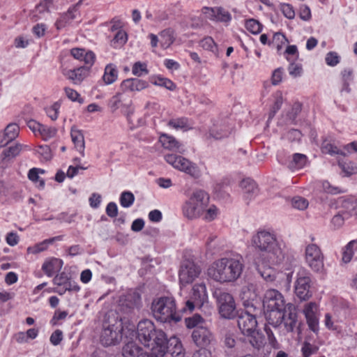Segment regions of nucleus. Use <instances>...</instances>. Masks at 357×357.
<instances>
[{
	"label": "nucleus",
	"mask_w": 357,
	"mask_h": 357,
	"mask_svg": "<svg viewBox=\"0 0 357 357\" xmlns=\"http://www.w3.org/2000/svg\"><path fill=\"white\" fill-rule=\"evenodd\" d=\"M317 310V305L314 302H310L307 303L303 309V313L306 317L316 315V311Z\"/></svg>",
	"instance_id": "62"
},
{
	"label": "nucleus",
	"mask_w": 357,
	"mask_h": 357,
	"mask_svg": "<svg viewBox=\"0 0 357 357\" xmlns=\"http://www.w3.org/2000/svg\"><path fill=\"white\" fill-rule=\"evenodd\" d=\"M311 279L309 276L300 275L295 284V294L301 301L310 299L312 293L310 290Z\"/></svg>",
	"instance_id": "12"
},
{
	"label": "nucleus",
	"mask_w": 357,
	"mask_h": 357,
	"mask_svg": "<svg viewBox=\"0 0 357 357\" xmlns=\"http://www.w3.org/2000/svg\"><path fill=\"white\" fill-rule=\"evenodd\" d=\"M240 185L244 190V192L248 195V197H249L250 194L256 193L257 191V187L255 182L250 178L242 180Z\"/></svg>",
	"instance_id": "41"
},
{
	"label": "nucleus",
	"mask_w": 357,
	"mask_h": 357,
	"mask_svg": "<svg viewBox=\"0 0 357 357\" xmlns=\"http://www.w3.org/2000/svg\"><path fill=\"white\" fill-rule=\"evenodd\" d=\"M23 147H26V146H23L20 144H15V145L6 149L1 154V160L8 161L15 158L20 153Z\"/></svg>",
	"instance_id": "31"
},
{
	"label": "nucleus",
	"mask_w": 357,
	"mask_h": 357,
	"mask_svg": "<svg viewBox=\"0 0 357 357\" xmlns=\"http://www.w3.org/2000/svg\"><path fill=\"white\" fill-rule=\"evenodd\" d=\"M148 82L137 78L127 79L121 84L122 91H139L148 86Z\"/></svg>",
	"instance_id": "20"
},
{
	"label": "nucleus",
	"mask_w": 357,
	"mask_h": 357,
	"mask_svg": "<svg viewBox=\"0 0 357 357\" xmlns=\"http://www.w3.org/2000/svg\"><path fill=\"white\" fill-rule=\"evenodd\" d=\"M89 68L84 66H80L77 68L70 70L68 73V79H71L75 84L80 83L87 75Z\"/></svg>",
	"instance_id": "30"
},
{
	"label": "nucleus",
	"mask_w": 357,
	"mask_h": 357,
	"mask_svg": "<svg viewBox=\"0 0 357 357\" xmlns=\"http://www.w3.org/2000/svg\"><path fill=\"white\" fill-rule=\"evenodd\" d=\"M192 338L197 346L204 347L210 344L213 335L206 327H197L192 331Z\"/></svg>",
	"instance_id": "13"
},
{
	"label": "nucleus",
	"mask_w": 357,
	"mask_h": 357,
	"mask_svg": "<svg viewBox=\"0 0 357 357\" xmlns=\"http://www.w3.org/2000/svg\"><path fill=\"white\" fill-rule=\"evenodd\" d=\"M70 136L74 148L80 153L81 156L84 155V139L81 130H77L75 127H72L70 130Z\"/></svg>",
	"instance_id": "23"
},
{
	"label": "nucleus",
	"mask_w": 357,
	"mask_h": 357,
	"mask_svg": "<svg viewBox=\"0 0 357 357\" xmlns=\"http://www.w3.org/2000/svg\"><path fill=\"white\" fill-rule=\"evenodd\" d=\"M117 79V70L112 64H109L105 67L103 75L104 82L107 84L113 83Z\"/></svg>",
	"instance_id": "37"
},
{
	"label": "nucleus",
	"mask_w": 357,
	"mask_h": 357,
	"mask_svg": "<svg viewBox=\"0 0 357 357\" xmlns=\"http://www.w3.org/2000/svg\"><path fill=\"white\" fill-rule=\"evenodd\" d=\"M188 201L195 206H200L202 211H204L209 203V196L204 190H197L193 192Z\"/></svg>",
	"instance_id": "19"
},
{
	"label": "nucleus",
	"mask_w": 357,
	"mask_h": 357,
	"mask_svg": "<svg viewBox=\"0 0 357 357\" xmlns=\"http://www.w3.org/2000/svg\"><path fill=\"white\" fill-rule=\"evenodd\" d=\"M307 324L310 330L314 333L319 331V321L317 315L306 317Z\"/></svg>",
	"instance_id": "59"
},
{
	"label": "nucleus",
	"mask_w": 357,
	"mask_h": 357,
	"mask_svg": "<svg viewBox=\"0 0 357 357\" xmlns=\"http://www.w3.org/2000/svg\"><path fill=\"white\" fill-rule=\"evenodd\" d=\"M339 207L342 208V213L352 215V212L357 208V199L354 197L340 198Z\"/></svg>",
	"instance_id": "27"
},
{
	"label": "nucleus",
	"mask_w": 357,
	"mask_h": 357,
	"mask_svg": "<svg viewBox=\"0 0 357 357\" xmlns=\"http://www.w3.org/2000/svg\"><path fill=\"white\" fill-rule=\"evenodd\" d=\"M142 305L141 296L138 292L133 291L128 294L123 303L121 304L123 310L130 312L135 308L139 309Z\"/></svg>",
	"instance_id": "17"
},
{
	"label": "nucleus",
	"mask_w": 357,
	"mask_h": 357,
	"mask_svg": "<svg viewBox=\"0 0 357 357\" xmlns=\"http://www.w3.org/2000/svg\"><path fill=\"white\" fill-rule=\"evenodd\" d=\"M267 313L266 317L268 323L274 327L280 325L284 319L286 314L285 310L266 309Z\"/></svg>",
	"instance_id": "25"
},
{
	"label": "nucleus",
	"mask_w": 357,
	"mask_h": 357,
	"mask_svg": "<svg viewBox=\"0 0 357 357\" xmlns=\"http://www.w3.org/2000/svg\"><path fill=\"white\" fill-rule=\"evenodd\" d=\"M281 10L284 15L288 19H294L295 16V12L293 7L288 3H284L281 6Z\"/></svg>",
	"instance_id": "64"
},
{
	"label": "nucleus",
	"mask_w": 357,
	"mask_h": 357,
	"mask_svg": "<svg viewBox=\"0 0 357 357\" xmlns=\"http://www.w3.org/2000/svg\"><path fill=\"white\" fill-rule=\"evenodd\" d=\"M173 357H184L185 352L181 341L177 338L169 340V345H167V351Z\"/></svg>",
	"instance_id": "32"
},
{
	"label": "nucleus",
	"mask_w": 357,
	"mask_h": 357,
	"mask_svg": "<svg viewBox=\"0 0 357 357\" xmlns=\"http://www.w3.org/2000/svg\"><path fill=\"white\" fill-rule=\"evenodd\" d=\"M123 331L121 318L119 319V317L113 312L109 313L103 323L100 337V342L105 347L120 343Z\"/></svg>",
	"instance_id": "2"
},
{
	"label": "nucleus",
	"mask_w": 357,
	"mask_h": 357,
	"mask_svg": "<svg viewBox=\"0 0 357 357\" xmlns=\"http://www.w3.org/2000/svg\"><path fill=\"white\" fill-rule=\"evenodd\" d=\"M263 306L266 309L285 310V301L284 296L275 289H268L266 291Z\"/></svg>",
	"instance_id": "11"
},
{
	"label": "nucleus",
	"mask_w": 357,
	"mask_h": 357,
	"mask_svg": "<svg viewBox=\"0 0 357 357\" xmlns=\"http://www.w3.org/2000/svg\"><path fill=\"white\" fill-rule=\"evenodd\" d=\"M321 149L323 153L330 154V155H334V154H340L344 155V153L339 150L337 146L333 145L331 144L328 140H324Z\"/></svg>",
	"instance_id": "43"
},
{
	"label": "nucleus",
	"mask_w": 357,
	"mask_h": 357,
	"mask_svg": "<svg viewBox=\"0 0 357 357\" xmlns=\"http://www.w3.org/2000/svg\"><path fill=\"white\" fill-rule=\"evenodd\" d=\"M204 319L198 314H194L191 317L185 319V324L188 328H196L197 327H202L199 324H203Z\"/></svg>",
	"instance_id": "48"
},
{
	"label": "nucleus",
	"mask_w": 357,
	"mask_h": 357,
	"mask_svg": "<svg viewBox=\"0 0 357 357\" xmlns=\"http://www.w3.org/2000/svg\"><path fill=\"white\" fill-rule=\"evenodd\" d=\"M219 304V312L226 319H231L235 316L236 305L233 296L225 291L215 292Z\"/></svg>",
	"instance_id": "9"
},
{
	"label": "nucleus",
	"mask_w": 357,
	"mask_h": 357,
	"mask_svg": "<svg viewBox=\"0 0 357 357\" xmlns=\"http://www.w3.org/2000/svg\"><path fill=\"white\" fill-rule=\"evenodd\" d=\"M354 250H357V241H351L344 248L342 252V262L347 264L351 261Z\"/></svg>",
	"instance_id": "34"
},
{
	"label": "nucleus",
	"mask_w": 357,
	"mask_h": 357,
	"mask_svg": "<svg viewBox=\"0 0 357 357\" xmlns=\"http://www.w3.org/2000/svg\"><path fill=\"white\" fill-rule=\"evenodd\" d=\"M245 27L253 34L260 33L262 29V25L261 23L255 19H250L247 20L245 22Z\"/></svg>",
	"instance_id": "51"
},
{
	"label": "nucleus",
	"mask_w": 357,
	"mask_h": 357,
	"mask_svg": "<svg viewBox=\"0 0 357 357\" xmlns=\"http://www.w3.org/2000/svg\"><path fill=\"white\" fill-rule=\"evenodd\" d=\"M200 45L205 50L218 54V47L211 37H206L200 41Z\"/></svg>",
	"instance_id": "47"
},
{
	"label": "nucleus",
	"mask_w": 357,
	"mask_h": 357,
	"mask_svg": "<svg viewBox=\"0 0 357 357\" xmlns=\"http://www.w3.org/2000/svg\"><path fill=\"white\" fill-rule=\"evenodd\" d=\"M60 237H54L49 239H45L42 242H40L33 246H29L27 248V252L29 254H33L36 255L40 252L45 251L50 245H51L53 242H54L56 240H59Z\"/></svg>",
	"instance_id": "29"
},
{
	"label": "nucleus",
	"mask_w": 357,
	"mask_h": 357,
	"mask_svg": "<svg viewBox=\"0 0 357 357\" xmlns=\"http://www.w3.org/2000/svg\"><path fill=\"white\" fill-rule=\"evenodd\" d=\"M135 201L134 195L130 191H124L120 196V204L124 208L130 207Z\"/></svg>",
	"instance_id": "45"
},
{
	"label": "nucleus",
	"mask_w": 357,
	"mask_h": 357,
	"mask_svg": "<svg viewBox=\"0 0 357 357\" xmlns=\"http://www.w3.org/2000/svg\"><path fill=\"white\" fill-rule=\"evenodd\" d=\"M132 72L133 75L137 77H141L143 75H147L149 73L146 64L140 61L134 63Z\"/></svg>",
	"instance_id": "53"
},
{
	"label": "nucleus",
	"mask_w": 357,
	"mask_h": 357,
	"mask_svg": "<svg viewBox=\"0 0 357 357\" xmlns=\"http://www.w3.org/2000/svg\"><path fill=\"white\" fill-rule=\"evenodd\" d=\"M174 38L172 35V33L169 30L162 31L160 34V43L163 49H167L173 43Z\"/></svg>",
	"instance_id": "42"
},
{
	"label": "nucleus",
	"mask_w": 357,
	"mask_h": 357,
	"mask_svg": "<svg viewBox=\"0 0 357 357\" xmlns=\"http://www.w3.org/2000/svg\"><path fill=\"white\" fill-rule=\"evenodd\" d=\"M318 347L312 344L307 341L303 343L301 352L303 357H310L312 355L316 354L318 351Z\"/></svg>",
	"instance_id": "44"
},
{
	"label": "nucleus",
	"mask_w": 357,
	"mask_h": 357,
	"mask_svg": "<svg viewBox=\"0 0 357 357\" xmlns=\"http://www.w3.org/2000/svg\"><path fill=\"white\" fill-rule=\"evenodd\" d=\"M224 342L225 344L229 348L234 347L236 340L234 339V334L227 330H224Z\"/></svg>",
	"instance_id": "58"
},
{
	"label": "nucleus",
	"mask_w": 357,
	"mask_h": 357,
	"mask_svg": "<svg viewBox=\"0 0 357 357\" xmlns=\"http://www.w3.org/2000/svg\"><path fill=\"white\" fill-rule=\"evenodd\" d=\"M122 355L123 357H149L147 352L133 341L128 342L123 347Z\"/></svg>",
	"instance_id": "16"
},
{
	"label": "nucleus",
	"mask_w": 357,
	"mask_h": 357,
	"mask_svg": "<svg viewBox=\"0 0 357 357\" xmlns=\"http://www.w3.org/2000/svg\"><path fill=\"white\" fill-rule=\"evenodd\" d=\"M155 328L153 322L149 319H144L138 323L137 337L144 346Z\"/></svg>",
	"instance_id": "15"
},
{
	"label": "nucleus",
	"mask_w": 357,
	"mask_h": 357,
	"mask_svg": "<svg viewBox=\"0 0 357 357\" xmlns=\"http://www.w3.org/2000/svg\"><path fill=\"white\" fill-rule=\"evenodd\" d=\"M60 103L59 102H54L52 105L45 109L47 116L52 120H56L58 117L59 110L60 109Z\"/></svg>",
	"instance_id": "57"
},
{
	"label": "nucleus",
	"mask_w": 357,
	"mask_h": 357,
	"mask_svg": "<svg viewBox=\"0 0 357 357\" xmlns=\"http://www.w3.org/2000/svg\"><path fill=\"white\" fill-rule=\"evenodd\" d=\"M160 142L165 149L178 151L181 153L185 151L183 145L172 136L162 134L160 137Z\"/></svg>",
	"instance_id": "21"
},
{
	"label": "nucleus",
	"mask_w": 357,
	"mask_h": 357,
	"mask_svg": "<svg viewBox=\"0 0 357 357\" xmlns=\"http://www.w3.org/2000/svg\"><path fill=\"white\" fill-rule=\"evenodd\" d=\"M258 309L252 305L250 309H246L241 312L237 318V324L239 329L244 335L255 333L257 321L256 319V311Z\"/></svg>",
	"instance_id": "6"
},
{
	"label": "nucleus",
	"mask_w": 357,
	"mask_h": 357,
	"mask_svg": "<svg viewBox=\"0 0 357 357\" xmlns=\"http://www.w3.org/2000/svg\"><path fill=\"white\" fill-rule=\"evenodd\" d=\"M307 160V158L305 155L295 153L293 155L292 160L289 164V167L292 170L301 169L305 165Z\"/></svg>",
	"instance_id": "36"
},
{
	"label": "nucleus",
	"mask_w": 357,
	"mask_h": 357,
	"mask_svg": "<svg viewBox=\"0 0 357 357\" xmlns=\"http://www.w3.org/2000/svg\"><path fill=\"white\" fill-rule=\"evenodd\" d=\"M165 160L174 168L184 172L194 178H199L201 176L199 167L181 155L167 154L165 155Z\"/></svg>",
	"instance_id": "7"
},
{
	"label": "nucleus",
	"mask_w": 357,
	"mask_h": 357,
	"mask_svg": "<svg viewBox=\"0 0 357 357\" xmlns=\"http://www.w3.org/2000/svg\"><path fill=\"white\" fill-rule=\"evenodd\" d=\"M248 342L254 349L259 351L264 345V340L258 333H252L248 335Z\"/></svg>",
	"instance_id": "39"
},
{
	"label": "nucleus",
	"mask_w": 357,
	"mask_h": 357,
	"mask_svg": "<svg viewBox=\"0 0 357 357\" xmlns=\"http://www.w3.org/2000/svg\"><path fill=\"white\" fill-rule=\"evenodd\" d=\"M256 266L257 272L266 282L274 281L279 275L275 269L265 262H262L261 264L256 262Z\"/></svg>",
	"instance_id": "22"
},
{
	"label": "nucleus",
	"mask_w": 357,
	"mask_h": 357,
	"mask_svg": "<svg viewBox=\"0 0 357 357\" xmlns=\"http://www.w3.org/2000/svg\"><path fill=\"white\" fill-rule=\"evenodd\" d=\"M153 84L155 85L163 86L169 91H174L176 88V84L167 78L158 77Z\"/></svg>",
	"instance_id": "54"
},
{
	"label": "nucleus",
	"mask_w": 357,
	"mask_h": 357,
	"mask_svg": "<svg viewBox=\"0 0 357 357\" xmlns=\"http://www.w3.org/2000/svg\"><path fill=\"white\" fill-rule=\"evenodd\" d=\"M252 241L255 247L266 252V257L271 264H278L282 260L281 250L278 246L273 234L268 231H261L252 237Z\"/></svg>",
	"instance_id": "3"
},
{
	"label": "nucleus",
	"mask_w": 357,
	"mask_h": 357,
	"mask_svg": "<svg viewBox=\"0 0 357 357\" xmlns=\"http://www.w3.org/2000/svg\"><path fill=\"white\" fill-rule=\"evenodd\" d=\"M191 298L197 304V307H201L205 302H206L208 296L206 294V288L204 283L196 284L192 289Z\"/></svg>",
	"instance_id": "18"
},
{
	"label": "nucleus",
	"mask_w": 357,
	"mask_h": 357,
	"mask_svg": "<svg viewBox=\"0 0 357 357\" xmlns=\"http://www.w3.org/2000/svg\"><path fill=\"white\" fill-rule=\"evenodd\" d=\"M183 211L184 215L191 220L199 217L204 212L200 206H195L190 201L185 202Z\"/></svg>",
	"instance_id": "33"
},
{
	"label": "nucleus",
	"mask_w": 357,
	"mask_h": 357,
	"mask_svg": "<svg viewBox=\"0 0 357 357\" xmlns=\"http://www.w3.org/2000/svg\"><path fill=\"white\" fill-rule=\"evenodd\" d=\"M62 265L63 262L61 259L52 258L43 263L42 270L47 276L51 277L61 270Z\"/></svg>",
	"instance_id": "24"
},
{
	"label": "nucleus",
	"mask_w": 357,
	"mask_h": 357,
	"mask_svg": "<svg viewBox=\"0 0 357 357\" xmlns=\"http://www.w3.org/2000/svg\"><path fill=\"white\" fill-rule=\"evenodd\" d=\"M339 166L342 169V171L344 173V176H349L357 173V166L352 162H339Z\"/></svg>",
	"instance_id": "50"
},
{
	"label": "nucleus",
	"mask_w": 357,
	"mask_h": 357,
	"mask_svg": "<svg viewBox=\"0 0 357 357\" xmlns=\"http://www.w3.org/2000/svg\"><path fill=\"white\" fill-rule=\"evenodd\" d=\"M54 8L53 0H43L36 6L31 13V17L34 21L45 19Z\"/></svg>",
	"instance_id": "14"
},
{
	"label": "nucleus",
	"mask_w": 357,
	"mask_h": 357,
	"mask_svg": "<svg viewBox=\"0 0 357 357\" xmlns=\"http://www.w3.org/2000/svg\"><path fill=\"white\" fill-rule=\"evenodd\" d=\"M240 296L243 301V305L246 309H250L251 305H253L250 301H253L256 298L255 287L253 284H250L243 287Z\"/></svg>",
	"instance_id": "26"
},
{
	"label": "nucleus",
	"mask_w": 357,
	"mask_h": 357,
	"mask_svg": "<svg viewBox=\"0 0 357 357\" xmlns=\"http://www.w3.org/2000/svg\"><path fill=\"white\" fill-rule=\"evenodd\" d=\"M151 310L154 317L161 322H178L181 320L180 315L176 312V303L173 297L162 296L153 300Z\"/></svg>",
	"instance_id": "4"
},
{
	"label": "nucleus",
	"mask_w": 357,
	"mask_h": 357,
	"mask_svg": "<svg viewBox=\"0 0 357 357\" xmlns=\"http://www.w3.org/2000/svg\"><path fill=\"white\" fill-rule=\"evenodd\" d=\"M168 126L174 128L176 130H178V129L185 130L188 127V121L186 119H184V118L170 120L168 122Z\"/></svg>",
	"instance_id": "55"
},
{
	"label": "nucleus",
	"mask_w": 357,
	"mask_h": 357,
	"mask_svg": "<svg viewBox=\"0 0 357 357\" xmlns=\"http://www.w3.org/2000/svg\"><path fill=\"white\" fill-rule=\"evenodd\" d=\"M288 317L284 316V325L287 332H293L297 325V314L294 307L289 305L288 307Z\"/></svg>",
	"instance_id": "28"
},
{
	"label": "nucleus",
	"mask_w": 357,
	"mask_h": 357,
	"mask_svg": "<svg viewBox=\"0 0 357 357\" xmlns=\"http://www.w3.org/2000/svg\"><path fill=\"white\" fill-rule=\"evenodd\" d=\"M54 283L56 285L55 291L59 294H63L67 291V275L65 273L57 275L54 278Z\"/></svg>",
	"instance_id": "35"
},
{
	"label": "nucleus",
	"mask_w": 357,
	"mask_h": 357,
	"mask_svg": "<svg viewBox=\"0 0 357 357\" xmlns=\"http://www.w3.org/2000/svg\"><path fill=\"white\" fill-rule=\"evenodd\" d=\"M216 13L214 16L213 20H217L220 22H227L231 20V15L230 13L221 7H216L215 10Z\"/></svg>",
	"instance_id": "52"
},
{
	"label": "nucleus",
	"mask_w": 357,
	"mask_h": 357,
	"mask_svg": "<svg viewBox=\"0 0 357 357\" xmlns=\"http://www.w3.org/2000/svg\"><path fill=\"white\" fill-rule=\"evenodd\" d=\"M169 342L165 332L155 328L144 347L150 348L155 357H163L167 351Z\"/></svg>",
	"instance_id": "5"
},
{
	"label": "nucleus",
	"mask_w": 357,
	"mask_h": 357,
	"mask_svg": "<svg viewBox=\"0 0 357 357\" xmlns=\"http://www.w3.org/2000/svg\"><path fill=\"white\" fill-rule=\"evenodd\" d=\"M326 62L328 66H335L340 62V57L336 52H330L326 54Z\"/></svg>",
	"instance_id": "60"
},
{
	"label": "nucleus",
	"mask_w": 357,
	"mask_h": 357,
	"mask_svg": "<svg viewBox=\"0 0 357 357\" xmlns=\"http://www.w3.org/2000/svg\"><path fill=\"white\" fill-rule=\"evenodd\" d=\"M28 178L30 181L35 183V185L40 189H43L45 187V181L40 178L39 174L36 172L33 168L29 171Z\"/></svg>",
	"instance_id": "49"
},
{
	"label": "nucleus",
	"mask_w": 357,
	"mask_h": 357,
	"mask_svg": "<svg viewBox=\"0 0 357 357\" xmlns=\"http://www.w3.org/2000/svg\"><path fill=\"white\" fill-rule=\"evenodd\" d=\"M3 132L12 142L19 135L20 127L17 123H11L6 127Z\"/></svg>",
	"instance_id": "40"
},
{
	"label": "nucleus",
	"mask_w": 357,
	"mask_h": 357,
	"mask_svg": "<svg viewBox=\"0 0 357 357\" xmlns=\"http://www.w3.org/2000/svg\"><path fill=\"white\" fill-rule=\"evenodd\" d=\"M243 268L241 257H223L213 264L208 269V274L217 282H231L241 276Z\"/></svg>",
	"instance_id": "1"
},
{
	"label": "nucleus",
	"mask_w": 357,
	"mask_h": 357,
	"mask_svg": "<svg viewBox=\"0 0 357 357\" xmlns=\"http://www.w3.org/2000/svg\"><path fill=\"white\" fill-rule=\"evenodd\" d=\"M63 333L61 330H56L50 337V341L54 346L59 345L63 340Z\"/></svg>",
	"instance_id": "63"
},
{
	"label": "nucleus",
	"mask_w": 357,
	"mask_h": 357,
	"mask_svg": "<svg viewBox=\"0 0 357 357\" xmlns=\"http://www.w3.org/2000/svg\"><path fill=\"white\" fill-rule=\"evenodd\" d=\"M291 205L298 210H304L308 206V201L301 197H295L291 200Z\"/></svg>",
	"instance_id": "56"
},
{
	"label": "nucleus",
	"mask_w": 357,
	"mask_h": 357,
	"mask_svg": "<svg viewBox=\"0 0 357 357\" xmlns=\"http://www.w3.org/2000/svg\"><path fill=\"white\" fill-rule=\"evenodd\" d=\"M56 130L54 128L48 127L42 124L38 136H40L43 140L47 141L50 139L55 136Z\"/></svg>",
	"instance_id": "46"
},
{
	"label": "nucleus",
	"mask_w": 357,
	"mask_h": 357,
	"mask_svg": "<svg viewBox=\"0 0 357 357\" xmlns=\"http://www.w3.org/2000/svg\"><path fill=\"white\" fill-rule=\"evenodd\" d=\"M305 260L308 266L315 272L324 269V255L318 245L310 244L305 248Z\"/></svg>",
	"instance_id": "8"
},
{
	"label": "nucleus",
	"mask_w": 357,
	"mask_h": 357,
	"mask_svg": "<svg viewBox=\"0 0 357 357\" xmlns=\"http://www.w3.org/2000/svg\"><path fill=\"white\" fill-rule=\"evenodd\" d=\"M288 43L286 36L280 32L274 33L272 40L268 43V45H273L279 52L282 49L284 45Z\"/></svg>",
	"instance_id": "38"
},
{
	"label": "nucleus",
	"mask_w": 357,
	"mask_h": 357,
	"mask_svg": "<svg viewBox=\"0 0 357 357\" xmlns=\"http://www.w3.org/2000/svg\"><path fill=\"white\" fill-rule=\"evenodd\" d=\"M201 273L200 268L193 261H184L179 270V282L182 285L192 283Z\"/></svg>",
	"instance_id": "10"
},
{
	"label": "nucleus",
	"mask_w": 357,
	"mask_h": 357,
	"mask_svg": "<svg viewBox=\"0 0 357 357\" xmlns=\"http://www.w3.org/2000/svg\"><path fill=\"white\" fill-rule=\"evenodd\" d=\"M36 151L46 160H50L52 157L50 149L47 145L38 146Z\"/></svg>",
	"instance_id": "61"
}]
</instances>
